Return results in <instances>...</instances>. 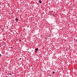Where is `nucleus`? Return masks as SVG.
I'll return each mask as SVG.
<instances>
[{
    "mask_svg": "<svg viewBox=\"0 0 77 77\" xmlns=\"http://www.w3.org/2000/svg\"><path fill=\"white\" fill-rule=\"evenodd\" d=\"M38 3H40V4H41V3H42V1H41V0H39L38 1Z\"/></svg>",
    "mask_w": 77,
    "mask_h": 77,
    "instance_id": "obj_1",
    "label": "nucleus"
},
{
    "mask_svg": "<svg viewBox=\"0 0 77 77\" xmlns=\"http://www.w3.org/2000/svg\"><path fill=\"white\" fill-rule=\"evenodd\" d=\"M38 48H36L35 49V51H38Z\"/></svg>",
    "mask_w": 77,
    "mask_h": 77,
    "instance_id": "obj_2",
    "label": "nucleus"
},
{
    "mask_svg": "<svg viewBox=\"0 0 77 77\" xmlns=\"http://www.w3.org/2000/svg\"><path fill=\"white\" fill-rule=\"evenodd\" d=\"M15 20H16V21H18V19H17V18H16Z\"/></svg>",
    "mask_w": 77,
    "mask_h": 77,
    "instance_id": "obj_3",
    "label": "nucleus"
},
{
    "mask_svg": "<svg viewBox=\"0 0 77 77\" xmlns=\"http://www.w3.org/2000/svg\"><path fill=\"white\" fill-rule=\"evenodd\" d=\"M53 74H55V72L53 71L52 72Z\"/></svg>",
    "mask_w": 77,
    "mask_h": 77,
    "instance_id": "obj_4",
    "label": "nucleus"
},
{
    "mask_svg": "<svg viewBox=\"0 0 77 77\" xmlns=\"http://www.w3.org/2000/svg\"><path fill=\"white\" fill-rule=\"evenodd\" d=\"M10 75H11V73H10Z\"/></svg>",
    "mask_w": 77,
    "mask_h": 77,
    "instance_id": "obj_5",
    "label": "nucleus"
},
{
    "mask_svg": "<svg viewBox=\"0 0 77 77\" xmlns=\"http://www.w3.org/2000/svg\"><path fill=\"white\" fill-rule=\"evenodd\" d=\"M35 53H36V51H35Z\"/></svg>",
    "mask_w": 77,
    "mask_h": 77,
    "instance_id": "obj_6",
    "label": "nucleus"
},
{
    "mask_svg": "<svg viewBox=\"0 0 77 77\" xmlns=\"http://www.w3.org/2000/svg\"><path fill=\"white\" fill-rule=\"evenodd\" d=\"M11 48H12V47H11Z\"/></svg>",
    "mask_w": 77,
    "mask_h": 77,
    "instance_id": "obj_7",
    "label": "nucleus"
},
{
    "mask_svg": "<svg viewBox=\"0 0 77 77\" xmlns=\"http://www.w3.org/2000/svg\"><path fill=\"white\" fill-rule=\"evenodd\" d=\"M20 59H21V58H20Z\"/></svg>",
    "mask_w": 77,
    "mask_h": 77,
    "instance_id": "obj_8",
    "label": "nucleus"
},
{
    "mask_svg": "<svg viewBox=\"0 0 77 77\" xmlns=\"http://www.w3.org/2000/svg\"><path fill=\"white\" fill-rule=\"evenodd\" d=\"M20 59H21V58H20Z\"/></svg>",
    "mask_w": 77,
    "mask_h": 77,
    "instance_id": "obj_9",
    "label": "nucleus"
},
{
    "mask_svg": "<svg viewBox=\"0 0 77 77\" xmlns=\"http://www.w3.org/2000/svg\"><path fill=\"white\" fill-rule=\"evenodd\" d=\"M20 59H21V58H20Z\"/></svg>",
    "mask_w": 77,
    "mask_h": 77,
    "instance_id": "obj_10",
    "label": "nucleus"
}]
</instances>
